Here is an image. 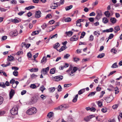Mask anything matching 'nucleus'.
Listing matches in <instances>:
<instances>
[{
  "label": "nucleus",
  "mask_w": 122,
  "mask_h": 122,
  "mask_svg": "<svg viewBox=\"0 0 122 122\" xmlns=\"http://www.w3.org/2000/svg\"><path fill=\"white\" fill-rule=\"evenodd\" d=\"M37 111V109L35 107H32L28 109L26 112L27 115H30L36 114Z\"/></svg>",
  "instance_id": "1"
},
{
  "label": "nucleus",
  "mask_w": 122,
  "mask_h": 122,
  "mask_svg": "<svg viewBox=\"0 0 122 122\" xmlns=\"http://www.w3.org/2000/svg\"><path fill=\"white\" fill-rule=\"evenodd\" d=\"M69 107V106L68 104H64L60 106L57 107L55 108L54 110H63L68 108Z\"/></svg>",
  "instance_id": "2"
},
{
  "label": "nucleus",
  "mask_w": 122,
  "mask_h": 122,
  "mask_svg": "<svg viewBox=\"0 0 122 122\" xmlns=\"http://www.w3.org/2000/svg\"><path fill=\"white\" fill-rule=\"evenodd\" d=\"M14 59V57L11 55L8 56V58L7 59V62H6L7 64H2L1 65V66L3 67H6L9 66L10 65L9 61H12Z\"/></svg>",
  "instance_id": "3"
},
{
  "label": "nucleus",
  "mask_w": 122,
  "mask_h": 122,
  "mask_svg": "<svg viewBox=\"0 0 122 122\" xmlns=\"http://www.w3.org/2000/svg\"><path fill=\"white\" fill-rule=\"evenodd\" d=\"M97 15L96 18L97 19H99L102 17V13L101 11L99 10H97L96 11Z\"/></svg>",
  "instance_id": "4"
},
{
  "label": "nucleus",
  "mask_w": 122,
  "mask_h": 122,
  "mask_svg": "<svg viewBox=\"0 0 122 122\" xmlns=\"http://www.w3.org/2000/svg\"><path fill=\"white\" fill-rule=\"evenodd\" d=\"M53 80L56 81H58L62 80L63 76H58L52 77Z\"/></svg>",
  "instance_id": "5"
},
{
  "label": "nucleus",
  "mask_w": 122,
  "mask_h": 122,
  "mask_svg": "<svg viewBox=\"0 0 122 122\" xmlns=\"http://www.w3.org/2000/svg\"><path fill=\"white\" fill-rule=\"evenodd\" d=\"M103 98L106 100L107 103H109L112 101L113 98L112 96H109L104 97Z\"/></svg>",
  "instance_id": "6"
},
{
  "label": "nucleus",
  "mask_w": 122,
  "mask_h": 122,
  "mask_svg": "<svg viewBox=\"0 0 122 122\" xmlns=\"http://www.w3.org/2000/svg\"><path fill=\"white\" fill-rule=\"evenodd\" d=\"M49 67L48 66L46 68H43L41 71V73L42 74L44 75L47 74L48 71H49Z\"/></svg>",
  "instance_id": "7"
},
{
  "label": "nucleus",
  "mask_w": 122,
  "mask_h": 122,
  "mask_svg": "<svg viewBox=\"0 0 122 122\" xmlns=\"http://www.w3.org/2000/svg\"><path fill=\"white\" fill-rule=\"evenodd\" d=\"M95 117V115H90L84 117V120L86 122H88L92 118Z\"/></svg>",
  "instance_id": "8"
},
{
  "label": "nucleus",
  "mask_w": 122,
  "mask_h": 122,
  "mask_svg": "<svg viewBox=\"0 0 122 122\" xmlns=\"http://www.w3.org/2000/svg\"><path fill=\"white\" fill-rule=\"evenodd\" d=\"M38 100V98L36 97H33L31 99L29 103L30 104H32L36 103Z\"/></svg>",
  "instance_id": "9"
},
{
  "label": "nucleus",
  "mask_w": 122,
  "mask_h": 122,
  "mask_svg": "<svg viewBox=\"0 0 122 122\" xmlns=\"http://www.w3.org/2000/svg\"><path fill=\"white\" fill-rule=\"evenodd\" d=\"M59 3H55L54 2V1L53 3L52 4V5L51 6V8L54 9L56 8V7H57L58 6V4Z\"/></svg>",
  "instance_id": "10"
},
{
  "label": "nucleus",
  "mask_w": 122,
  "mask_h": 122,
  "mask_svg": "<svg viewBox=\"0 0 122 122\" xmlns=\"http://www.w3.org/2000/svg\"><path fill=\"white\" fill-rule=\"evenodd\" d=\"M41 13L40 11L38 10L36 11L35 14V17L37 18L40 17H41Z\"/></svg>",
  "instance_id": "11"
},
{
  "label": "nucleus",
  "mask_w": 122,
  "mask_h": 122,
  "mask_svg": "<svg viewBox=\"0 0 122 122\" xmlns=\"http://www.w3.org/2000/svg\"><path fill=\"white\" fill-rule=\"evenodd\" d=\"M78 37L77 36L75 35L70 38V40L73 41H76L78 40Z\"/></svg>",
  "instance_id": "12"
},
{
  "label": "nucleus",
  "mask_w": 122,
  "mask_h": 122,
  "mask_svg": "<svg viewBox=\"0 0 122 122\" xmlns=\"http://www.w3.org/2000/svg\"><path fill=\"white\" fill-rule=\"evenodd\" d=\"M15 94V92L14 90L11 89L10 92L9 94L10 99H11L14 95Z\"/></svg>",
  "instance_id": "13"
},
{
  "label": "nucleus",
  "mask_w": 122,
  "mask_h": 122,
  "mask_svg": "<svg viewBox=\"0 0 122 122\" xmlns=\"http://www.w3.org/2000/svg\"><path fill=\"white\" fill-rule=\"evenodd\" d=\"M65 34L67 36H71L72 35L73 32L71 31H69L68 32H66Z\"/></svg>",
  "instance_id": "14"
},
{
  "label": "nucleus",
  "mask_w": 122,
  "mask_h": 122,
  "mask_svg": "<svg viewBox=\"0 0 122 122\" xmlns=\"http://www.w3.org/2000/svg\"><path fill=\"white\" fill-rule=\"evenodd\" d=\"M10 112L12 115H15V108L13 107V108L10 110Z\"/></svg>",
  "instance_id": "15"
},
{
  "label": "nucleus",
  "mask_w": 122,
  "mask_h": 122,
  "mask_svg": "<svg viewBox=\"0 0 122 122\" xmlns=\"http://www.w3.org/2000/svg\"><path fill=\"white\" fill-rule=\"evenodd\" d=\"M31 72H36L38 70V69L37 68H32L29 70Z\"/></svg>",
  "instance_id": "16"
},
{
  "label": "nucleus",
  "mask_w": 122,
  "mask_h": 122,
  "mask_svg": "<svg viewBox=\"0 0 122 122\" xmlns=\"http://www.w3.org/2000/svg\"><path fill=\"white\" fill-rule=\"evenodd\" d=\"M41 31V30H40L38 31H35L33 32L31 35L32 36L38 34Z\"/></svg>",
  "instance_id": "17"
},
{
  "label": "nucleus",
  "mask_w": 122,
  "mask_h": 122,
  "mask_svg": "<svg viewBox=\"0 0 122 122\" xmlns=\"http://www.w3.org/2000/svg\"><path fill=\"white\" fill-rule=\"evenodd\" d=\"M110 21L113 24H115L117 20L114 17H112L110 19Z\"/></svg>",
  "instance_id": "18"
},
{
  "label": "nucleus",
  "mask_w": 122,
  "mask_h": 122,
  "mask_svg": "<svg viewBox=\"0 0 122 122\" xmlns=\"http://www.w3.org/2000/svg\"><path fill=\"white\" fill-rule=\"evenodd\" d=\"M46 58L45 57H44L41 61V63L44 64L46 62Z\"/></svg>",
  "instance_id": "19"
},
{
  "label": "nucleus",
  "mask_w": 122,
  "mask_h": 122,
  "mask_svg": "<svg viewBox=\"0 0 122 122\" xmlns=\"http://www.w3.org/2000/svg\"><path fill=\"white\" fill-rule=\"evenodd\" d=\"M72 68L73 67L71 65L70 66L69 69L66 71V72L69 73L70 76H71V73H70L69 72H70L71 71H72Z\"/></svg>",
  "instance_id": "20"
},
{
  "label": "nucleus",
  "mask_w": 122,
  "mask_h": 122,
  "mask_svg": "<svg viewBox=\"0 0 122 122\" xmlns=\"http://www.w3.org/2000/svg\"><path fill=\"white\" fill-rule=\"evenodd\" d=\"M67 48V47L66 46H62L61 47V48L59 50V51L60 52H61V51L65 50Z\"/></svg>",
  "instance_id": "21"
},
{
  "label": "nucleus",
  "mask_w": 122,
  "mask_h": 122,
  "mask_svg": "<svg viewBox=\"0 0 122 122\" xmlns=\"http://www.w3.org/2000/svg\"><path fill=\"white\" fill-rule=\"evenodd\" d=\"M108 21V19L106 17H104L102 19V22L104 24L107 23Z\"/></svg>",
  "instance_id": "22"
},
{
  "label": "nucleus",
  "mask_w": 122,
  "mask_h": 122,
  "mask_svg": "<svg viewBox=\"0 0 122 122\" xmlns=\"http://www.w3.org/2000/svg\"><path fill=\"white\" fill-rule=\"evenodd\" d=\"M78 94L76 95L75 97L73 99L72 102H76L77 100V98L78 97Z\"/></svg>",
  "instance_id": "23"
},
{
  "label": "nucleus",
  "mask_w": 122,
  "mask_h": 122,
  "mask_svg": "<svg viewBox=\"0 0 122 122\" xmlns=\"http://www.w3.org/2000/svg\"><path fill=\"white\" fill-rule=\"evenodd\" d=\"M105 15L107 17H109L110 15V14L108 11H107L104 13Z\"/></svg>",
  "instance_id": "24"
},
{
  "label": "nucleus",
  "mask_w": 122,
  "mask_h": 122,
  "mask_svg": "<svg viewBox=\"0 0 122 122\" xmlns=\"http://www.w3.org/2000/svg\"><path fill=\"white\" fill-rule=\"evenodd\" d=\"M77 70V68L76 67H73V69L72 70V71H71V74H73Z\"/></svg>",
  "instance_id": "25"
},
{
  "label": "nucleus",
  "mask_w": 122,
  "mask_h": 122,
  "mask_svg": "<svg viewBox=\"0 0 122 122\" xmlns=\"http://www.w3.org/2000/svg\"><path fill=\"white\" fill-rule=\"evenodd\" d=\"M85 91V89H83L80 90L78 92L79 95H81Z\"/></svg>",
  "instance_id": "26"
},
{
  "label": "nucleus",
  "mask_w": 122,
  "mask_h": 122,
  "mask_svg": "<svg viewBox=\"0 0 122 122\" xmlns=\"http://www.w3.org/2000/svg\"><path fill=\"white\" fill-rule=\"evenodd\" d=\"M35 8V7L32 5H31L29 6L28 7H26L25 8V9L29 10L31 9H33Z\"/></svg>",
  "instance_id": "27"
},
{
  "label": "nucleus",
  "mask_w": 122,
  "mask_h": 122,
  "mask_svg": "<svg viewBox=\"0 0 122 122\" xmlns=\"http://www.w3.org/2000/svg\"><path fill=\"white\" fill-rule=\"evenodd\" d=\"M96 93V92H90L88 95V97H91L92 96H93Z\"/></svg>",
  "instance_id": "28"
},
{
  "label": "nucleus",
  "mask_w": 122,
  "mask_h": 122,
  "mask_svg": "<svg viewBox=\"0 0 122 122\" xmlns=\"http://www.w3.org/2000/svg\"><path fill=\"white\" fill-rule=\"evenodd\" d=\"M105 56V54L104 53H102L98 55L97 56L98 58H102L104 57Z\"/></svg>",
  "instance_id": "29"
},
{
  "label": "nucleus",
  "mask_w": 122,
  "mask_h": 122,
  "mask_svg": "<svg viewBox=\"0 0 122 122\" xmlns=\"http://www.w3.org/2000/svg\"><path fill=\"white\" fill-rule=\"evenodd\" d=\"M49 90L50 92H52L55 91V87H51L50 88Z\"/></svg>",
  "instance_id": "30"
},
{
  "label": "nucleus",
  "mask_w": 122,
  "mask_h": 122,
  "mask_svg": "<svg viewBox=\"0 0 122 122\" xmlns=\"http://www.w3.org/2000/svg\"><path fill=\"white\" fill-rule=\"evenodd\" d=\"M73 6L72 5H70L69 6L66 7H65L66 10H68L71 9L72 7Z\"/></svg>",
  "instance_id": "31"
},
{
  "label": "nucleus",
  "mask_w": 122,
  "mask_h": 122,
  "mask_svg": "<svg viewBox=\"0 0 122 122\" xmlns=\"http://www.w3.org/2000/svg\"><path fill=\"white\" fill-rule=\"evenodd\" d=\"M30 88L33 89H34L37 87L34 84H32L30 86Z\"/></svg>",
  "instance_id": "32"
},
{
  "label": "nucleus",
  "mask_w": 122,
  "mask_h": 122,
  "mask_svg": "<svg viewBox=\"0 0 122 122\" xmlns=\"http://www.w3.org/2000/svg\"><path fill=\"white\" fill-rule=\"evenodd\" d=\"M53 112H50L49 113H48L47 115L48 117L49 118L53 116Z\"/></svg>",
  "instance_id": "33"
},
{
  "label": "nucleus",
  "mask_w": 122,
  "mask_h": 122,
  "mask_svg": "<svg viewBox=\"0 0 122 122\" xmlns=\"http://www.w3.org/2000/svg\"><path fill=\"white\" fill-rule=\"evenodd\" d=\"M60 46V44L58 43H57L55 44L53 46V47L55 49L57 48Z\"/></svg>",
  "instance_id": "34"
},
{
  "label": "nucleus",
  "mask_w": 122,
  "mask_h": 122,
  "mask_svg": "<svg viewBox=\"0 0 122 122\" xmlns=\"http://www.w3.org/2000/svg\"><path fill=\"white\" fill-rule=\"evenodd\" d=\"M71 18L69 17H67L64 19L65 21L67 22H69L71 21Z\"/></svg>",
  "instance_id": "35"
},
{
  "label": "nucleus",
  "mask_w": 122,
  "mask_h": 122,
  "mask_svg": "<svg viewBox=\"0 0 122 122\" xmlns=\"http://www.w3.org/2000/svg\"><path fill=\"white\" fill-rule=\"evenodd\" d=\"M40 90L42 92H43V91L45 90L46 89L45 88L44 86L43 85H42L41 86L40 88Z\"/></svg>",
  "instance_id": "36"
},
{
  "label": "nucleus",
  "mask_w": 122,
  "mask_h": 122,
  "mask_svg": "<svg viewBox=\"0 0 122 122\" xmlns=\"http://www.w3.org/2000/svg\"><path fill=\"white\" fill-rule=\"evenodd\" d=\"M55 72V70L54 68H52L50 70V72L51 74H53Z\"/></svg>",
  "instance_id": "37"
},
{
  "label": "nucleus",
  "mask_w": 122,
  "mask_h": 122,
  "mask_svg": "<svg viewBox=\"0 0 122 122\" xmlns=\"http://www.w3.org/2000/svg\"><path fill=\"white\" fill-rule=\"evenodd\" d=\"M0 86L3 88H5L6 87L5 85L4 82H0Z\"/></svg>",
  "instance_id": "38"
},
{
  "label": "nucleus",
  "mask_w": 122,
  "mask_h": 122,
  "mask_svg": "<svg viewBox=\"0 0 122 122\" xmlns=\"http://www.w3.org/2000/svg\"><path fill=\"white\" fill-rule=\"evenodd\" d=\"M15 31H11L10 33V36L12 37H14L15 36Z\"/></svg>",
  "instance_id": "39"
},
{
  "label": "nucleus",
  "mask_w": 122,
  "mask_h": 122,
  "mask_svg": "<svg viewBox=\"0 0 122 122\" xmlns=\"http://www.w3.org/2000/svg\"><path fill=\"white\" fill-rule=\"evenodd\" d=\"M58 36V35L57 34H56L55 35H54L53 36H50L49 39H50H50H52V38H56Z\"/></svg>",
  "instance_id": "40"
},
{
  "label": "nucleus",
  "mask_w": 122,
  "mask_h": 122,
  "mask_svg": "<svg viewBox=\"0 0 122 122\" xmlns=\"http://www.w3.org/2000/svg\"><path fill=\"white\" fill-rule=\"evenodd\" d=\"M57 91L58 92H61V91L62 88L60 85H59L57 88Z\"/></svg>",
  "instance_id": "41"
},
{
  "label": "nucleus",
  "mask_w": 122,
  "mask_h": 122,
  "mask_svg": "<svg viewBox=\"0 0 122 122\" xmlns=\"http://www.w3.org/2000/svg\"><path fill=\"white\" fill-rule=\"evenodd\" d=\"M107 108L104 107V108H102L101 109V111L103 113H105L107 112Z\"/></svg>",
  "instance_id": "42"
},
{
  "label": "nucleus",
  "mask_w": 122,
  "mask_h": 122,
  "mask_svg": "<svg viewBox=\"0 0 122 122\" xmlns=\"http://www.w3.org/2000/svg\"><path fill=\"white\" fill-rule=\"evenodd\" d=\"M117 67L118 66L117 65V63H115L112 65V66H111V68H114Z\"/></svg>",
  "instance_id": "43"
},
{
  "label": "nucleus",
  "mask_w": 122,
  "mask_h": 122,
  "mask_svg": "<svg viewBox=\"0 0 122 122\" xmlns=\"http://www.w3.org/2000/svg\"><path fill=\"white\" fill-rule=\"evenodd\" d=\"M15 80L13 79H12L10 81V83H11V84H12V87L14 88H15V86L14 87L13 86V84H14V83H15Z\"/></svg>",
  "instance_id": "44"
},
{
  "label": "nucleus",
  "mask_w": 122,
  "mask_h": 122,
  "mask_svg": "<svg viewBox=\"0 0 122 122\" xmlns=\"http://www.w3.org/2000/svg\"><path fill=\"white\" fill-rule=\"evenodd\" d=\"M115 89V94H118L119 92V91H118V88L117 87H116L114 88Z\"/></svg>",
  "instance_id": "45"
},
{
  "label": "nucleus",
  "mask_w": 122,
  "mask_h": 122,
  "mask_svg": "<svg viewBox=\"0 0 122 122\" xmlns=\"http://www.w3.org/2000/svg\"><path fill=\"white\" fill-rule=\"evenodd\" d=\"M85 34L86 33L84 32H82L81 34V36L80 37V39L81 38H83L84 36L85 35Z\"/></svg>",
  "instance_id": "46"
},
{
  "label": "nucleus",
  "mask_w": 122,
  "mask_h": 122,
  "mask_svg": "<svg viewBox=\"0 0 122 122\" xmlns=\"http://www.w3.org/2000/svg\"><path fill=\"white\" fill-rule=\"evenodd\" d=\"M114 29L115 30H117L118 31L120 30V28L119 26H115L114 28Z\"/></svg>",
  "instance_id": "47"
},
{
  "label": "nucleus",
  "mask_w": 122,
  "mask_h": 122,
  "mask_svg": "<svg viewBox=\"0 0 122 122\" xmlns=\"http://www.w3.org/2000/svg\"><path fill=\"white\" fill-rule=\"evenodd\" d=\"M107 33L109 32H112L113 30V29L112 28H110L108 29H107Z\"/></svg>",
  "instance_id": "48"
},
{
  "label": "nucleus",
  "mask_w": 122,
  "mask_h": 122,
  "mask_svg": "<svg viewBox=\"0 0 122 122\" xmlns=\"http://www.w3.org/2000/svg\"><path fill=\"white\" fill-rule=\"evenodd\" d=\"M71 83L67 84H65L64 85V87H70V86H71Z\"/></svg>",
  "instance_id": "49"
},
{
  "label": "nucleus",
  "mask_w": 122,
  "mask_h": 122,
  "mask_svg": "<svg viewBox=\"0 0 122 122\" xmlns=\"http://www.w3.org/2000/svg\"><path fill=\"white\" fill-rule=\"evenodd\" d=\"M7 38V36H3L1 38V41H3L5 40Z\"/></svg>",
  "instance_id": "50"
},
{
  "label": "nucleus",
  "mask_w": 122,
  "mask_h": 122,
  "mask_svg": "<svg viewBox=\"0 0 122 122\" xmlns=\"http://www.w3.org/2000/svg\"><path fill=\"white\" fill-rule=\"evenodd\" d=\"M3 98L2 97L0 96V105L3 102Z\"/></svg>",
  "instance_id": "51"
},
{
  "label": "nucleus",
  "mask_w": 122,
  "mask_h": 122,
  "mask_svg": "<svg viewBox=\"0 0 122 122\" xmlns=\"http://www.w3.org/2000/svg\"><path fill=\"white\" fill-rule=\"evenodd\" d=\"M70 56V55L69 54H66L64 56V58L65 59H67Z\"/></svg>",
  "instance_id": "52"
},
{
  "label": "nucleus",
  "mask_w": 122,
  "mask_h": 122,
  "mask_svg": "<svg viewBox=\"0 0 122 122\" xmlns=\"http://www.w3.org/2000/svg\"><path fill=\"white\" fill-rule=\"evenodd\" d=\"M118 107V104H115L113 105L112 107V108L114 109H116Z\"/></svg>",
  "instance_id": "53"
},
{
  "label": "nucleus",
  "mask_w": 122,
  "mask_h": 122,
  "mask_svg": "<svg viewBox=\"0 0 122 122\" xmlns=\"http://www.w3.org/2000/svg\"><path fill=\"white\" fill-rule=\"evenodd\" d=\"M76 25L77 26L80 27L81 26V24L80 22L77 21V20L76 21Z\"/></svg>",
  "instance_id": "54"
},
{
  "label": "nucleus",
  "mask_w": 122,
  "mask_h": 122,
  "mask_svg": "<svg viewBox=\"0 0 122 122\" xmlns=\"http://www.w3.org/2000/svg\"><path fill=\"white\" fill-rule=\"evenodd\" d=\"M98 105L99 107H101L102 105V102L100 101H98Z\"/></svg>",
  "instance_id": "55"
},
{
  "label": "nucleus",
  "mask_w": 122,
  "mask_h": 122,
  "mask_svg": "<svg viewBox=\"0 0 122 122\" xmlns=\"http://www.w3.org/2000/svg\"><path fill=\"white\" fill-rule=\"evenodd\" d=\"M111 51L114 54L116 53L117 52V51L114 48H113L111 49Z\"/></svg>",
  "instance_id": "56"
},
{
  "label": "nucleus",
  "mask_w": 122,
  "mask_h": 122,
  "mask_svg": "<svg viewBox=\"0 0 122 122\" xmlns=\"http://www.w3.org/2000/svg\"><path fill=\"white\" fill-rule=\"evenodd\" d=\"M105 92L104 91H102L101 93V95L99 97L100 98L102 97H103V95L105 94Z\"/></svg>",
  "instance_id": "57"
},
{
  "label": "nucleus",
  "mask_w": 122,
  "mask_h": 122,
  "mask_svg": "<svg viewBox=\"0 0 122 122\" xmlns=\"http://www.w3.org/2000/svg\"><path fill=\"white\" fill-rule=\"evenodd\" d=\"M47 25L46 24H44L41 26V27L43 29H44L46 27Z\"/></svg>",
  "instance_id": "58"
},
{
  "label": "nucleus",
  "mask_w": 122,
  "mask_h": 122,
  "mask_svg": "<svg viewBox=\"0 0 122 122\" xmlns=\"http://www.w3.org/2000/svg\"><path fill=\"white\" fill-rule=\"evenodd\" d=\"M90 110L91 111L94 112L96 111V109L95 108L92 107L91 108Z\"/></svg>",
  "instance_id": "59"
},
{
  "label": "nucleus",
  "mask_w": 122,
  "mask_h": 122,
  "mask_svg": "<svg viewBox=\"0 0 122 122\" xmlns=\"http://www.w3.org/2000/svg\"><path fill=\"white\" fill-rule=\"evenodd\" d=\"M93 36L92 35H91L89 37V40L91 41H92L93 39Z\"/></svg>",
  "instance_id": "60"
},
{
  "label": "nucleus",
  "mask_w": 122,
  "mask_h": 122,
  "mask_svg": "<svg viewBox=\"0 0 122 122\" xmlns=\"http://www.w3.org/2000/svg\"><path fill=\"white\" fill-rule=\"evenodd\" d=\"M114 36V35L113 34H110L108 37V38H109V39H111L113 38Z\"/></svg>",
  "instance_id": "61"
},
{
  "label": "nucleus",
  "mask_w": 122,
  "mask_h": 122,
  "mask_svg": "<svg viewBox=\"0 0 122 122\" xmlns=\"http://www.w3.org/2000/svg\"><path fill=\"white\" fill-rule=\"evenodd\" d=\"M41 97L42 99H44L46 98V96H45L44 95H42L41 96Z\"/></svg>",
  "instance_id": "62"
},
{
  "label": "nucleus",
  "mask_w": 122,
  "mask_h": 122,
  "mask_svg": "<svg viewBox=\"0 0 122 122\" xmlns=\"http://www.w3.org/2000/svg\"><path fill=\"white\" fill-rule=\"evenodd\" d=\"M23 53V52L22 51H19L18 52L16 53L17 55H20V54H22Z\"/></svg>",
  "instance_id": "63"
},
{
  "label": "nucleus",
  "mask_w": 122,
  "mask_h": 122,
  "mask_svg": "<svg viewBox=\"0 0 122 122\" xmlns=\"http://www.w3.org/2000/svg\"><path fill=\"white\" fill-rule=\"evenodd\" d=\"M96 15V14L94 12H93L91 13L89 15L90 16H94Z\"/></svg>",
  "instance_id": "64"
}]
</instances>
